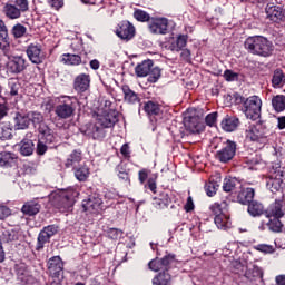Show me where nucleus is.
<instances>
[{
  "label": "nucleus",
  "mask_w": 285,
  "mask_h": 285,
  "mask_svg": "<svg viewBox=\"0 0 285 285\" xmlns=\"http://www.w3.org/2000/svg\"><path fill=\"white\" fill-rule=\"evenodd\" d=\"M112 102L107 100L105 109L97 114L95 122H88L80 128V132L94 140H101L106 137V128H112L119 121V112L110 109Z\"/></svg>",
  "instance_id": "1"
},
{
  "label": "nucleus",
  "mask_w": 285,
  "mask_h": 285,
  "mask_svg": "<svg viewBox=\"0 0 285 285\" xmlns=\"http://www.w3.org/2000/svg\"><path fill=\"white\" fill-rule=\"evenodd\" d=\"M234 104L243 106L242 110L247 119L257 121L262 117V98L259 96H249L248 98L234 94Z\"/></svg>",
  "instance_id": "2"
},
{
  "label": "nucleus",
  "mask_w": 285,
  "mask_h": 285,
  "mask_svg": "<svg viewBox=\"0 0 285 285\" xmlns=\"http://www.w3.org/2000/svg\"><path fill=\"white\" fill-rule=\"evenodd\" d=\"M245 48L250 55H256L257 57H271L274 50L273 42L263 36L248 37L245 40Z\"/></svg>",
  "instance_id": "3"
},
{
  "label": "nucleus",
  "mask_w": 285,
  "mask_h": 285,
  "mask_svg": "<svg viewBox=\"0 0 285 285\" xmlns=\"http://www.w3.org/2000/svg\"><path fill=\"white\" fill-rule=\"evenodd\" d=\"M245 141L254 144H266V125L256 122L245 129Z\"/></svg>",
  "instance_id": "4"
},
{
  "label": "nucleus",
  "mask_w": 285,
  "mask_h": 285,
  "mask_svg": "<svg viewBox=\"0 0 285 285\" xmlns=\"http://www.w3.org/2000/svg\"><path fill=\"white\" fill-rule=\"evenodd\" d=\"M148 266L150 271H154V273H159V271H163V273H168L171 268L177 266V258L175 254H167L161 259H151Z\"/></svg>",
  "instance_id": "5"
},
{
  "label": "nucleus",
  "mask_w": 285,
  "mask_h": 285,
  "mask_svg": "<svg viewBox=\"0 0 285 285\" xmlns=\"http://www.w3.org/2000/svg\"><path fill=\"white\" fill-rule=\"evenodd\" d=\"M59 233V226L48 225L42 228L37 238L36 250H43L46 244H50V238Z\"/></svg>",
  "instance_id": "6"
},
{
  "label": "nucleus",
  "mask_w": 285,
  "mask_h": 285,
  "mask_svg": "<svg viewBox=\"0 0 285 285\" xmlns=\"http://www.w3.org/2000/svg\"><path fill=\"white\" fill-rule=\"evenodd\" d=\"M28 66L26 65V58L23 56H10L7 62V72L10 75H21Z\"/></svg>",
  "instance_id": "7"
},
{
  "label": "nucleus",
  "mask_w": 285,
  "mask_h": 285,
  "mask_svg": "<svg viewBox=\"0 0 285 285\" xmlns=\"http://www.w3.org/2000/svg\"><path fill=\"white\" fill-rule=\"evenodd\" d=\"M79 197V191L69 189L62 190L55 195L56 202H58V208H68L75 198Z\"/></svg>",
  "instance_id": "8"
},
{
  "label": "nucleus",
  "mask_w": 285,
  "mask_h": 285,
  "mask_svg": "<svg viewBox=\"0 0 285 285\" xmlns=\"http://www.w3.org/2000/svg\"><path fill=\"white\" fill-rule=\"evenodd\" d=\"M14 271L18 282H21L23 285H30L37 282L35 276H32V272H30V268H28L26 264H17Z\"/></svg>",
  "instance_id": "9"
},
{
  "label": "nucleus",
  "mask_w": 285,
  "mask_h": 285,
  "mask_svg": "<svg viewBox=\"0 0 285 285\" xmlns=\"http://www.w3.org/2000/svg\"><path fill=\"white\" fill-rule=\"evenodd\" d=\"M55 115L58 119H70L75 115V104H72V100L69 98L57 105L55 107Z\"/></svg>",
  "instance_id": "10"
},
{
  "label": "nucleus",
  "mask_w": 285,
  "mask_h": 285,
  "mask_svg": "<svg viewBox=\"0 0 285 285\" xmlns=\"http://www.w3.org/2000/svg\"><path fill=\"white\" fill-rule=\"evenodd\" d=\"M149 32L151 35H168V19L167 18H151L149 20Z\"/></svg>",
  "instance_id": "11"
},
{
  "label": "nucleus",
  "mask_w": 285,
  "mask_h": 285,
  "mask_svg": "<svg viewBox=\"0 0 285 285\" xmlns=\"http://www.w3.org/2000/svg\"><path fill=\"white\" fill-rule=\"evenodd\" d=\"M27 57L31 63H43V59L46 55L43 53V50L41 49V45L39 43H30L27 49Z\"/></svg>",
  "instance_id": "12"
},
{
  "label": "nucleus",
  "mask_w": 285,
  "mask_h": 285,
  "mask_svg": "<svg viewBox=\"0 0 285 285\" xmlns=\"http://www.w3.org/2000/svg\"><path fill=\"white\" fill-rule=\"evenodd\" d=\"M235 153H237V145L234 141L228 140L226 146L216 153V159L222 161V164H226L235 157Z\"/></svg>",
  "instance_id": "13"
},
{
  "label": "nucleus",
  "mask_w": 285,
  "mask_h": 285,
  "mask_svg": "<svg viewBox=\"0 0 285 285\" xmlns=\"http://www.w3.org/2000/svg\"><path fill=\"white\" fill-rule=\"evenodd\" d=\"M116 35L122 41H130L135 37V26L130 21H121L116 29Z\"/></svg>",
  "instance_id": "14"
},
{
  "label": "nucleus",
  "mask_w": 285,
  "mask_h": 285,
  "mask_svg": "<svg viewBox=\"0 0 285 285\" xmlns=\"http://www.w3.org/2000/svg\"><path fill=\"white\" fill-rule=\"evenodd\" d=\"M265 12L267 19H269V21H273L274 23H279V21H282V19H284L285 17L284 8L271 2L267 3Z\"/></svg>",
  "instance_id": "15"
},
{
  "label": "nucleus",
  "mask_w": 285,
  "mask_h": 285,
  "mask_svg": "<svg viewBox=\"0 0 285 285\" xmlns=\"http://www.w3.org/2000/svg\"><path fill=\"white\" fill-rule=\"evenodd\" d=\"M183 124L188 132L194 135L202 132L204 130V124L197 116H185Z\"/></svg>",
  "instance_id": "16"
},
{
  "label": "nucleus",
  "mask_w": 285,
  "mask_h": 285,
  "mask_svg": "<svg viewBox=\"0 0 285 285\" xmlns=\"http://www.w3.org/2000/svg\"><path fill=\"white\" fill-rule=\"evenodd\" d=\"M104 200L99 198V196H89L87 200L82 202V208L86 213H90L91 215H97L101 210V206Z\"/></svg>",
  "instance_id": "17"
},
{
  "label": "nucleus",
  "mask_w": 285,
  "mask_h": 285,
  "mask_svg": "<svg viewBox=\"0 0 285 285\" xmlns=\"http://www.w3.org/2000/svg\"><path fill=\"white\" fill-rule=\"evenodd\" d=\"M48 271L51 277H61L63 273V261L60 256H53L49 258Z\"/></svg>",
  "instance_id": "18"
},
{
  "label": "nucleus",
  "mask_w": 285,
  "mask_h": 285,
  "mask_svg": "<svg viewBox=\"0 0 285 285\" xmlns=\"http://www.w3.org/2000/svg\"><path fill=\"white\" fill-rule=\"evenodd\" d=\"M265 216L267 219L273 217L282 219V217H284V202L276 199L274 203H272L265 210Z\"/></svg>",
  "instance_id": "19"
},
{
  "label": "nucleus",
  "mask_w": 285,
  "mask_h": 285,
  "mask_svg": "<svg viewBox=\"0 0 285 285\" xmlns=\"http://www.w3.org/2000/svg\"><path fill=\"white\" fill-rule=\"evenodd\" d=\"M73 88L76 92H86L90 88V75L80 73L75 78Z\"/></svg>",
  "instance_id": "20"
},
{
  "label": "nucleus",
  "mask_w": 285,
  "mask_h": 285,
  "mask_svg": "<svg viewBox=\"0 0 285 285\" xmlns=\"http://www.w3.org/2000/svg\"><path fill=\"white\" fill-rule=\"evenodd\" d=\"M281 218H268V222H261V225L258 226V229L261 230H271V233H282V228H284V225L282 224Z\"/></svg>",
  "instance_id": "21"
},
{
  "label": "nucleus",
  "mask_w": 285,
  "mask_h": 285,
  "mask_svg": "<svg viewBox=\"0 0 285 285\" xmlns=\"http://www.w3.org/2000/svg\"><path fill=\"white\" fill-rule=\"evenodd\" d=\"M32 153H35V142L32 141V132H28L20 142V155L30 157Z\"/></svg>",
  "instance_id": "22"
},
{
  "label": "nucleus",
  "mask_w": 285,
  "mask_h": 285,
  "mask_svg": "<svg viewBox=\"0 0 285 285\" xmlns=\"http://www.w3.org/2000/svg\"><path fill=\"white\" fill-rule=\"evenodd\" d=\"M16 130H26L30 126V116L29 114L18 111L13 117Z\"/></svg>",
  "instance_id": "23"
},
{
  "label": "nucleus",
  "mask_w": 285,
  "mask_h": 285,
  "mask_svg": "<svg viewBox=\"0 0 285 285\" xmlns=\"http://www.w3.org/2000/svg\"><path fill=\"white\" fill-rule=\"evenodd\" d=\"M1 242L3 244H10L11 242L19 240V228H2L0 235Z\"/></svg>",
  "instance_id": "24"
},
{
  "label": "nucleus",
  "mask_w": 285,
  "mask_h": 285,
  "mask_svg": "<svg viewBox=\"0 0 285 285\" xmlns=\"http://www.w3.org/2000/svg\"><path fill=\"white\" fill-rule=\"evenodd\" d=\"M144 110H145L146 115H148V117H150V118L155 119L157 117H161V105H159V102L148 100L144 105Z\"/></svg>",
  "instance_id": "25"
},
{
  "label": "nucleus",
  "mask_w": 285,
  "mask_h": 285,
  "mask_svg": "<svg viewBox=\"0 0 285 285\" xmlns=\"http://www.w3.org/2000/svg\"><path fill=\"white\" fill-rule=\"evenodd\" d=\"M2 12L7 17V19H10L11 21H14L16 19H21L22 14L21 10H19V7L10 2H7L3 6Z\"/></svg>",
  "instance_id": "26"
},
{
  "label": "nucleus",
  "mask_w": 285,
  "mask_h": 285,
  "mask_svg": "<svg viewBox=\"0 0 285 285\" xmlns=\"http://www.w3.org/2000/svg\"><path fill=\"white\" fill-rule=\"evenodd\" d=\"M254 198H255V189L245 188V189H242L238 193L237 203L243 204L244 206H246V204L249 205L253 202Z\"/></svg>",
  "instance_id": "27"
},
{
  "label": "nucleus",
  "mask_w": 285,
  "mask_h": 285,
  "mask_svg": "<svg viewBox=\"0 0 285 285\" xmlns=\"http://www.w3.org/2000/svg\"><path fill=\"white\" fill-rule=\"evenodd\" d=\"M220 126L225 132H235V130H237L239 127V118L227 116L223 119Z\"/></svg>",
  "instance_id": "28"
},
{
  "label": "nucleus",
  "mask_w": 285,
  "mask_h": 285,
  "mask_svg": "<svg viewBox=\"0 0 285 285\" xmlns=\"http://www.w3.org/2000/svg\"><path fill=\"white\" fill-rule=\"evenodd\" d=\"M154 62L153 60H144L141 63H138L135 68V73L137 77H148L150 70H153Z\"/></svg>",
  "instance_id": "29"
},
{
  "label": "nucleus",
  "mask_w": 285,
  "mask_h": 285,
  "mask_svg": "<svg viewBox=\"0 0 285 285\" xmlns=\"http://www.w3.org/2000/svg\"><path fill=\"white\" fill-rule=\"evenodd\" d=\"M122 94H124V99L126 104H139L141 99H139V95L137 92L132 91L128 85H124L121 87Z\"/></svg>",
  "instance_id": "30"
},
{
  "label": "nucleus",
  "mask_w": 285,
  "mask_h": 285,
  "mask_svg": "<svg viewBox=\"0 0 285 285\" xmlns=\"http://www.w3.org/2000/svg\"><path fill=\"white\" fill-rule=\"evenodd\" d=\"M242 188V183L237 178L228 177L223 181L224 193H235Z\"/></svg>",
  "instance_id": "31"
},
{
  "label": "nucleus",
  "mask_w": 285,
  "mask_h": 285,
  "mask_svg": "<svg viewBox=\"0 0 285 285\" xmlns=\"http://www.w3.org/2000/svg\"><path fill=\"white\" fill-rule=\"evenodd\" d=\"M40 210L41 205L37 200L27 202L21 208L23 215H29V217L37 215Z\"/></svg>",
  "instance_id": "32"
},
{
  "label": "nucleus",
  "mask_w": 285,
  "mask_h": 285,
  "mask_svg": "<svg viewBox=\"0 0 285 285\" xmlns=\"http://www.w3.org/2000/svg\"><path fill=\"white\" fill-rule=\"evenodd\" d=\"M72 170L77 181H88V177H90V168L87 165L73 167Z\"/></svg>",
  "instance_id": "33"
},
{
  "label": "nucleus",
  "mask_w": 285,
  "mask_h": 285,
  "mask_svg": "<svg viewBox=\"0 0 285 285\" xmlns=\"http://www.w3.org/2000/svg\"><path fill=\"white\" fill-rule=\"evenodd\" d=\"M245 277H247L249 282H262L264 278V271L261 269L259 266L254 265L253 268L246 271Z\"/></svg>",
  "instance_id": "34"
},
{
  "label": "nucleus",
  "mask_w": 285,
  "mask_h": 285,
  "mask_svg": "<svg viewBox=\"0 0 285 285\" xmlns=\"http://www.w3.org/2000/svg\"><path fill=\"white\" fill-rule=\"evenodd\" d=\"M82 156H81V150L80 149H75L69 157L67 158L65 166L66 168H77L78 164L81 161Z\"/></svg>",
  "instance_id": "35"
},
{
  "label": "nucleus",
  "mask_w": 285,
  "mask_h": 285,
  "mask_svg": "<svg viewBox=\"0 0 285 285\" xmlns=\"http://www.w3.org/2000/svg\"><path fill=\"white\" fill-rule=\"evenodd\" d=\"M17 161V155L10 151L2 153L0 156V166L2 168H12Z\"/></svg>",
  "instance_id": "36"
},
{
  "label": "nucleus",
  "mask_w": 285,
  "mask_h": 285,
  "mask_svg": "<svg viewBox=\"0 0 285 285\" xmlns=\"http://www.w3.org/2000/svg\"><path fill=\"white\" fill-rule=\"evenodd\" d=\"M153 285H173V276L168 272H163L153 278Z\"/></svg>",
  "instance_id": "37"
},
{
  "label": "nucleus",
  "mask_w": 285,
  "mask_h": 285,
  "mask_svg": "<svg viewBox=\"0 0 285 285\" xmlns=\"http://www.w3.org/2000/svg\"><path fill=\"white\" fill-rule=\"evenodd\" d=\"M214 222L219 230H228L230 227V217L226 214L215 216Z\"/></svg>",
  "instance_id": "38"
},
{
  "label": "nucleus",
  "mask_w": 285,
  "mask_h": 285,
  "mask_svg": "<svg viewBox=\"0 0 285 285\" xmlns=\"http://www.w3.org/2000/svg\"><path fill=\"white\" fill-rule=\"evenodd\" d=\"M61 61L65 66H81V56L76 53H63Z\"/></svg>",
  "instance_id": "39"
},
{
  "label": "nucleus",
  "mask_w": 285,
  "mask_h": 285,
  "mask_svg": "<svg viewBox=\"0 0 285 285\" xmlns=\"http://www.w3.org/2000/svg\"><path fill=\"white\" fill-rule=\"evenodd\" d=\"M247 213L252 217H261V215H264V205L257 200H253L248 204Z\"/></svg>",
  "instance_id": "40"
},
{
  "label": "nucleus",
  "mask_w": 285,
  "mask_h": 285,
  "mask_svg": "<svg viewBox=\"0 0 285 285\" xmlns=\"http://www.w3.org/2000/svg\"><path fill=\"white\" fill-rule=\"evenodd\" d=\"M209 178V181L205 185V191L208 197H213L217 194V190H219V181H222V178Z\"/></svg>",
  "instance_id": "41"
},
{
  "label": "nucleus",
  "mask_w": 285,
  "mask_h": 285,
  "mask_svg": "<svg viewBox=\"0 0 285 285\" xmlns=\"http://www.w3.org/2000/svg\"><path fill=\"white\" fill-rule=\"evenodd\" d=\"M272 106L275 112H284L285 110V96L277 95L272 98Z\"/></svg>",
  "instance_id": "42"
},
{
  "label": "nucleus",
  "mask_w": 285,
  "mask_h": 285,
  "mask_svg": "<svg viewBox=\"0 0 285 285\" xmlns=\"http://www.w3.org/2000/svg\"><path fill=\"white\" fill-rule=\"evenodd\" d=\"M0 50L3 57H7V59H10V57H12V50L10 49V36L0 38Z\"/></svg>",
  "instance_id": "43"
},
{
  "label": "nucleus",
  "mask_w": 285,
  "mask_h": 285,
  "mask_svg": "<svg viewBox=\"0 0 285 285\" xmlns=\"http://www.w3.org/2000/svg\"><path fill=\"white\" fill-rule=\"evenodd\" d=\"M0 139L2 141L12 139V127L10 122H0Z\"/></svg>",
  "instance_id": "44"
},
{
  "label": "nucleus",
  "mask_w": 285,
  "mask_h": 285,
  "mask_svg": "<svg viewBox=\"0 0 285 285\" xmlns=\"http://www.w3.org/2000/svg\"><path fill=\"white\" fill-rule=\"evenodd\" d=\"M228 208V202L223 200L222 203H214L209 206L210 213L217 217V215H225L224 210Z\"/></svg>",
  "instance_id": "45"
},
{
  "label": "nucleus",
  "mask_w": 285,
  "mask_h": 285,
  "mask_svg": "<svg viewBox=\"0 0 285 285\" xmlns=\"http://www.w3.org/2000/svg\"><path fill=\"white\" fill-rule=\"evenodd\" d=\"M283 181L281 178H269L266 181V188L267 190H271V193H279Z\"/></svg>",
  "instance_id": "46"
},
{
  "label": "nucleus",
  "mask_w": 285,
  "mask_h": 285,
  "mask_svg": "<svg viewBox=\"0 0 285 285\" xmlns=\"http://www.w3.org/2000/svg\"><path fill=\"white\" fill-rule=\"evenodd\" d=\"M284 81H285L284 71H282L281 69H276L274 71L273 79H272V83L274 88H282V86H284Z\"/></svg>",
  "instance_id": "47"
},
{
  "label": "nucleus",
  "mask_w": 285,
  "mask_h": 285,
  "mask_svg": "<svg viewBox=\"0 0 285 285\" xmlns=\"http://www.w3.org/2000/svg\"><path fill=\"white\" fill-rule=\"evenodd\" d=\"M26 32H28V28L21 23H17L11 28V35L14 39L26 37Z\"/></svg>",
  "instance_id": "48"
},
{
  "label": "nucleus",
  "mask_w": 285,
  "mask_h": 285,
  "mask_svg": "<svg viewBox=\"0 0 285 285\" xmlns=\"http://www.w3.org/2000/svg\"><path fill=\"white\" fill-rule=\"evenodd\" d=\"M148 76L149 83H157L159 79H161V68L159 67H151Z\"/></svg>",
  "instance_id": "49"
},
{
  "label": "nucleus",
  "mask_w": 285,
  "mask_h": 285,
  "mask_svg": "<svg viewBox=\"0 0 285 285\" xmlns=\"http://www.w3.org/2000/svg\"><path fill=\"white\" fill-rule=\"evenodd\" d=\"M8 86L10 96L17 97V95H19V90H21V83L16 79H11L9 80Z\"/></svg>",
  "instance_id": "50"
},
{
  "label": "nucleus",
  "mask_w": 285,
  "mask_h": 285,
  "mask_svg": "<svg viewBox=\"0 0 285 285\" xmlns=\"http://www.w3.org/2000/svg\"><path fill=\"white\" fill-rule=\"evenodd\" d=\"M30 121L33 124V126H40L43 124V115L39 111H31L28 112Z\"/></svg>",
  "instance_id": "51"
},
{
  "label": "nucleus",
  "mask_w": 285,
  "mask_h": 285,
  "mask_svg": "<svg viewBox=\"0 0 285 285\" xmlns=\"http://www.w3.org/2000/svg\"><path fill=\"white\" fill-rule=\"evenodd\" d=\"M188 43V36L187 35H180L176 39V47L175 51L179 52V50H184L186 48V45Z\"/></svg>",
  "instance_id": "52"
},
{
  "label": "nucleus",
  "mask_w": 285,
  "mask_h": 285,
  "mask_svg": "<svg viewBox=\"0 0 285 285\" xmlns=\"http://www.w3.org/2000/svg\"><path fill=\"white\" fill-rule=\"evenodd\" d=\"M134 17L137 21H141V22L150 21V14H148V12L141 9H137L134 12Z\"/></svg>",
  "instance_id": "53"
},
{
  "label": "nucleus",
  "mask_w": 285,
  "mask_h": 285,
  "mask_svg": "<svg viewBox=\"0 0 285 285\" xmlns=\"http://www.w3.org/2000/svg\"><path fill=\"white\" fill-rule=\"evenodd\" d=\"M225 81H238L239 80V73L230 70V69H226L224 71V75H223Z\"/></svg>",
  "instance_id": "54"
},
{
  "label": "nucleus",
  "mask_w": 285,
  "mask_h": 285,
  "mask_svg": "<svg viewBox=\"0 0 285 285\" xmlns=\"http://www.w3.org/2000/svg\"><path fill=\"white\" fill-rule=\"evenodd\" d=\"M261 164H262V159L257 157L247 160V167L249 170H259Z\"/></svg>",
  "instance_id": "55"
},
{
  "label": "nucleus",
  "mask_w": 285,
  "mask_h": 285,
  "mask_svg": "<svg viewBox=\"0 0 285 285\" xmlns=\"http://www.w3.org/2000/svg\"><path fill=\"white\" fill-rule=\"evenodd\" d=\"M121 235H124V232L117 228H109L107 232L109 239H120Z\"/></svg>",
  "instance_id": "56"
},
{
  "label": "nucleus",
  "mask_w": 285,
  "mask_h": 285,
  "mask_svg": "<svg viewBox=\"0 0 285 285\" xmlns=\"http://www.w3.org/2000/svg\"><path fill=\"white\" fill-rule=\"evenodd\" d=\"M36 153L37 155H46L48 153V145L42 139L38 140Z\"/></svg>",
  "instance_id": "57"
},
{
  "label": "nucleus",
  "mask_w": 285,
  "mask_h": 285,
  "mask_svg": "<svg viewBox=\"0 0 285 285\" xmlns=\"http://www.w3.org/2000/svg\"><path fill=\"white\" fill-rule=\"evenodd\" d=\"M16 6L18 7V10H20L21 13L28 12L29 10L28 0H16Z\"/></svg>",
  "instance_id": "58"
},
{
  "label": "nucleus",
  "mask_w": 285,
  "mask_h": 285,
  "mask_svg": "<svg viewBox=\"0 0 285 285\" xmlns=\"http://www.w3.org/2000/svg\"><path fill=\"white\" fill-rule=\"evenodd\" d=\"M256 250H259V253L271 254L275 252V248H273L272 245H257Z\"/></svg>",
  "instance_id": "59"
},
{
  "label": "nucleus",
  "mask_w": 285,
  "mask_h": 285,
  "mask_svg": "<svg viewBox=\"0 0 285 285\" xmlns=\"http://www.w3.org/2000/svg\"><path fill=\"white\" fill-rule=\"evenodd\" d=\"M205 121L207 124V126H215V124H217V112H212L209 115L206 116Z\"/></svg>",
  "instance_id": "60"
},
{
  "label": "nucleus",
  "mask_w": 285,
  "mask_h": 285,
  "mask_svg": "<svg viewBox=\"0 0 285 285\" xmlns=\"http://www.w3.org/2000/svg\"><path fill=\"white\" fill-rule=\"evenodd\" d=\"M12 215V212L7 206H0V220H3Z\"/></svg>",
  "instance_id": "61"
},
{
  "label": "nucleus",
  "mask_w": 285,
  "mask_h": 285,
  "mask_svg": "<svg viewBox=\"0 0 285 285\" xmlns=\"http://www.w3.org/2000/svg\"><path fill=\"white\" fill-rule=\"evenodd\" d=\"M10 108L8 107V104L0 102V121L1 119H4V117H8Z\"/></svg>",
  "instance_id": "62"
},
{
  "label": "nucleus",
  "mask_w": 285,
  "mask_h": 285,
  "mask_svg": "<svg viewBox=\"0 0 285 285\" xmlns=\"http://www.w3.org/2000/svg\"><path fill=\"white\" fill-rule=\"evenodd\" d=\"M45 144H55V135L52 134V131H50L49 134H46L45 136H41L40 138Z\"/></svg>",
  "instance_id": "63"
},
{
  "label": "nucleus",
  "mask_w": 285,
  "mask_h": 285,
  "mask_svg": "<svg viewBox=\"0 0 285 285\" xmlns=\"http://www.w3.org/2000/svg\"><path fill=\"white\" fill-rule=\"evenodd\" d=\"M48 3L55 10H60V8H63V0H48Z\"/></svg>",
  "instance_id": "64"
}]
</instances>
